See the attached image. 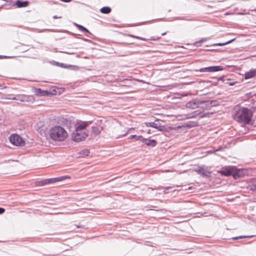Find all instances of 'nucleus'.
I'll return each instance as SVG.
<instances>
[{
    "mask_svg": "<svg viewBox=\"0 0 256 256\" xmlns=\"http://www.w3.org/2000/svg\"><path fill=\"white\" fill-rule=\"evenodd\" d=\"M48 135L50 138L54 141L62 142L68 137V132L64 128L56 126L50 129Z\"/></svg>",
    "mask_w": 256,
    "mask_h": 256,
    "instance_id": "1",
    "label": "nucleus"
},
{
    "mask_svg": "<svg viewBox=\"0 0 256 256\" xmlns=\"http://www.w3.org/2000/svg\"><path fill=\"white\" fill-rule=\"evenodd\" d=\"M251 117L252 114L249 110L246 108H242L236 112L234 118L240 122L248 124L250 123Z\"/></svg>",
    "mask_w": 256,
    "mask_h": 256,
    "instance_id": "2",
    "label": "nucleus"
},
{
    "mask_svg": "<svg viewBox=\"0 0 256 256\" xmlns=\"http://www.w3.org/2000/svg\"><path fill=\"white\" fill-rule=\"evenodd\" d=\"M70 179V177L68 176H64L60 177L46 178L42 180L37 181L36 182V184L37 186H44L45 185L54 184L58 182L65 180H66Z\"/></svg>",
    "mask_w": 256,
    "mask_h": 256,
    "instance_id": "3",
    "label": "nucleus"
},
{
    "mask_svg": "<svg viewBox=\"0 0 256 256\" xmlns=\"http://www.w3.org/2000/svg\"><path fill=\"white\" fill-rule=\"evenodd\" d=\"M10 142L16 146H22L24 145V140L17 134H12L9 138Z\"/></svg>",
    "mask_w": 256,
    "mask_h": 256,
    "instance_id": "4",
    "label": "nucleus"
},
{
    "mask_svg": "<svg viewBox=\"0 0 256 256\" xmlns=\"http://www.w3.org/2000/svg\"><path fill=\"white\" fill-rule=\"evenodd\" d=\"M234 170V166H228L222 167L221 170L218 171V172L222 176H229L232 175V172Z\"/></svg>",
    "mask_w": 256,
    "mask_h": 256,
    "instance_id": "5",
    "label": "nucleus"
},
{
    "mask_svg": "<svg viewBox=\"0 0 256 256\" xmlns=\"http://www.w3.org/2000/svg\"><path fill=\"white\" fill-rule=\"evenodd\" d=\"M224 70L222 66H212L204 68H202L200 70V72H214L218 71H221Z\"/></svg>",
    "mask_w": 256,
    "mask_h": 256,
    "instance_id": "6",
    "label": "nucleus"
},
{
    "mask_svg": "<svg viewBox=\"0 0 256 256\" xmlns=\"http://www.w3.org/2000/svg\"><path fill=\"white\" fill-rule=\"evenodd\" d=\"M76 130L73 132L72 135V140L74 142L80 141V134L78 132L80 130V124H76L75 126Z\"/></svg>",
    "mask_w": 256,
    "mask_h": 256,
    "instance_id": "7",
    "label": "nucleus"
},
{
    "mask_svg": "<svg viewBox=\"0 0 256 256\" xmlns=\"http://www.w3.org/2000/svg\"><path fill=\"white\" fill-rule=\"evenodd\" d=\"M138 138L142 139V142L148 146H154L156 144V142L154 140H148L142 136H138Z\"/></svg>",
    "mask_w": 256,
    "mask_h": 256,
    "instance_id": "8",
    "label": "nucleus"
},
{
    "mask_svg": "<svg viewBox=\"0 0 256 256\" xmlns=\"http://www.w3.org/2000/svg\"><path fill=\"white\" fill-rule=\"evenodd\" d=\"M244 170L242 169H238L234 166V170L232 172V176L234 179L242 177L244 175Z\"/></svg>",
    "mask_w": 256,
    "mask_h": 256,
    "instance_id": "9",
    "label": "nucleus"
},
{
    "mask_svg": "<svg viewBox=\"0 0 256 256\" xmlns=\"http://www.w3.org/2000/svg\"><path fill=\"white\" fill-rule=\"evenodd\" d=\"M34 94L39 96H48V90H42L40 88H34Z\"/></svg>",
    "mask_w": 256,
    "mask_h": 256,
    "instance_id": "10",
    "label": "nucleus"
},
{
    "mask_svg": "<svg viewBox=\"0 0 256 256\" xmlns=\"http://www.w3.org/2000/svg\"><path fill=\"white\" fill-rule=\"evenodd\" d=\"M18 100L24 102H34V98L33 96H18Z\"/></svg>",
    "mask_w": 256,
    "mask_h": 256,
    "instance_id": "11",
    "label": "nucleus"
},
{
    "mask_svg": "<svg viewBox=\"0 0 256 256\" xmlns=\"http://www.w3.org/2000/svg\"><path fill=\"white\" fill-rule=\"evenodd\" d=\"M199 104L198 102L195 100H192L186 103V106L191 109H195L198 107Z\"/></svg>",
    "mask_w": 256,
    "mask_h": 256,
    "instance_id": "12",
    "label": "nucleus"
},
{
    "mask_svg": "<svg viewBox=\"0 0 256 256\" xmlns=\"http://www.w3.org/2000/svg\"><path fill=\"white\" fill-rule=\"evenodd\" d=\"M256 76V70H252L245 74L244 78L249 79L254 77Z\"/></svg>",
    "mask_w": 256,
    "mask_h": 256,
    "instance_id": "13",
    "label": "nucleus"
},
{
    "mask_svg": "<svg viewBox=\"0 0 256 256\" xmlns=\"http://www.w3.org/2000/svg\"><path fill=\"white\" fill-rule=\"evenodd\" d=\"M59 90H60L59 88H58L56 87H54V88H52L49 90H48V96L60 94V92Z\"/></svg>",
    "mask_w": 256,
    "mask_h": 256,
    "instance_id": "14",
    "label": "nucleus"
},
{
    "mask_svg": "<svg viewBox=\"0 0 256 256\" xmlns=\"http://www.w3.org/2000/svg\"><path fill=\"white\" fill-rule=\"evenodd\" d=\"M102 130V127L101 126H95L92 127V132L95 135H98Z\"/></svg>",
    "mask_w": 256,
    "mask_h": 256,
    "instance_id": "15",
    "label": "nucleus"
},
{
    "mask_svg": "<svg viewBox=\"0 0 256 256\" xmlns=\"http://www.w3.org/2000/svg\"><path fill=\"white\" fill-rule=\"evenodd\" d=\"M29 2L28 1L22 2L18 0L16 2V5L18 8H24L28 6Z\"/></svg>",
    "mask_w": 256,
    "mask_h": 256,
    "instance_id": "16",
    "label": "nucleus"
},
{
    "mask_svg": "<svg viewBox=\"0 0 256 256\" xmlns=\"http://www.w3.org/2000/svg\"><path fill=\"white\" fill-rule=\"evenodd\" d=\"M248 188L252 190H256V179L252 180L250 184H248Z\"/></svg>",
    "mask_w": 256,
    "mask_h": 256,
    "instance_id": "17",
    "label": "nucleus"
},
{
    "mask_svg": "<svg viewBox=\"0 0 256 256\" xmlns=\"http://www.w3.org/2000/svg\"><path fill=\"white\" fill-rule=\"evenodd\" d=\"M91 156L88 150L84 149L81 152V158Z\"/></svg>",
    "mask_w": 256,
    "mask_h": 256,
    "instance_id": "18",
    "label": "nucleus"
},
{
    "mask_svg": "<svg viewBox=\"0 0 256 256\" xmlns=\"http://www.w3.org/2000/svg\"><path fill=\"white\" fill-rule=\"evenodd\" d=\"M194 171L203 176H205L206 175V174L205 170L203 167H198V168L195 169Z\"/></svg>",
    "mask_w": 256,
    "mask_h": 256,
    "instance_id": "19",
    "label": "nucleus"
},
{
    "mask_svg": "<svg viewBox=\"0 0 256 256\" xmlns=\"http://www.w3.org/2000/svg\"><path fill=\"white\" fill-rule=\"evenodd\" d=\"M88 135V131L86 130L81 131V140H84Z\"/></svg>",
    "mask_w": 256,
    "mask_h": 256,
    "instance_id": "20",
    "label": "nucleus"
},
{
    "mask_svg": "<svg viewBox=\"0 0 256 256\" xmlns=\"http://www.w3.org/2000/svg\"><path fill=\"white\" fill-rule=\"evenodd\" d=\"M100 11L101 12H102L103 14H109L111 12V8L110 7L105 6V7L102 8L100 10Z\"/></svg>",
    "mask_w": 256,
    "mask_h": 256,
    "instance_id": "21",
    "label": "nucleus"
},
{
    "mask_svg": "<svg viewBox=\"0 0 256 256\" xmlns=\"http://www.w3.org/2000/svg\"><path fill=\"white\" fill-rule=\"evenodd\" d=\"M152 128H154L158 130H159L162 131L164 130V128L163 126H161L157 124L156 122H154L152 126Z\"/></svg>",
    "mask_w": 256,
    "mask_h": 256,
    "instance_id": "22",
    "label": "nucleus"
},
{
    "mask_svg": "<svg viewBox=\"0 0 256 256\" xmlns=\"http://www.w3.org/2000/svg\"><path fill=\"white\" fill-rule=\"evenodd\" d=\"M90 124V122H81V131L84 130V128Z\"/></svg>",
    "mask_w": 256,
    "mask_h": 256,
    "instance_id": "23",
    "label": "nucleus"
},
{
    "mask_svg": "<svg viewBox=\"0 0 256 256\" xmlns=\"http://www.w3.org/2000/svg\"><path fill=\"white\" fill-rule=\"evenodd\" d=\"M234 40V39H232V40L228 41L226 42L214 44H213V46H223L226 45L227 44H230V42H233Z\"/></svg>",
    "mask_w": 256,
    "mask_h": 256,
    "instance_id": "24",
    "label": "nucleus"
},
{
    "mask_svg": "<svg viewBox=\"0 0 256 256\" xmlns=\"http://www.w3.org/2000/svg\"><path fill=\"white\" fill-rule=\"evenodd\" d=\"M128 36L130 37V38H136V39H138V40H147L144 38H142V37H140V36H134V35H132V34H128Z\"/></svg>",
    "mask_w": 256,
    "mask_h": 256,
    "instance_id": "25",
    "label": "nucleus"
},
{
    "mask_svg": "<svg viewBox=\"0 0 256 256\" xmlns=\"http://www.w3.org/2000/svg\"><path fill=\"white\" fill-rule=\"evenodd\" d=\"M81 31L83 32H86L89 34H90V32L86 28H85L82 26H81Z\"/></svg>",
    "mask_w": 256,
    "mask_h": 256,
    "instance_id": "26",
    "label": "nucleus"
},
{
    "mask_svg": "<svg viewBox=\"0 0 256 256\" xmlns=\"http://www.w3.org/2000/svg\"><path fill=\"white\" fill-rule=\"evenodd\" d=\"M55 65L58 66H60V67H62V68H66V66H64V64H60V63H59L58 62H56L55 63Z\"/></svg>",
    "mask_w": 256,
    "mask_h": 256,
    "instance_id": "27",
    "label": "nucleus"
},
{
    "mask_svg": "<svg viewBox=\"0 0 256 256\" xmlns=\"http://www.w3.org/2000/svg\"><path fill=\"white\" fill-rule=\"evenodd\" d=\"M138 136H136V135H131V136H130V138H136V140H139L142 141V139L138 138Z\"/></svg>",
    "mask_w": 256,
    "mask_h": 256,
    "instance_id": "28",
    "label": "nucleus"
},
{
    "mask_svg": "<svg viewBox=\"0 0 256 256\" xmlns=\"http://www.w3.org/2000/svg\"><path fill=\"white\" fill-rule=\"evenodd\" d=\"M154 122H146V126L148 127H152Z\"/></svg>",
    "mask_w": 256,
    "mask_h": 256,
    "instance_id": "29",
    "label": "nucleus"
},
{
    "mask_svg": "<svg viewBox=\"0 0 256 256\" xmlns=\"http://www.w3.org/2000/svg\"><path fill=\"white\" fill-rule=\"evenodd\" d=\"M5 210L4 208H0V214H2L4 212Z\"/></svg>",
    "mask_w": 256,
    "mask_h": 256,
    "instance_id": "30",
    "label": "nucleus"
},
{
    "mask_svg": "<svg viewBox=\"0 0 256 256\" xmlns=\"http://www.w3.org/2000/svg\"><path fill=\"white\" fill-rule=\"evenodd\" d=\"M60 0L62 2H70L72 0Z\"/></svg>",
    "mask_w": 256,
    "mask_h": 256,
    "instance_id": "31",
    "label": "nucleus"
},
{
    "mask_svg": "<svg viewBox=\"0 0 256 256\" xmlns=\"http://www.w3.org/2000/svg\"><path fill=\"white\" fill-rule=\"evenodd\" d=\"M10 100H18V98H16V97H14L12 98H10Z\"/></svg>",
    "mask_w": 256,
    "mask_h": 256,
    "instance_id": "32",
    "label": "nucleus"
},
{
    "mask_svg": "<svg viewBox=\"0 0 256 256\" xmlns=\"http://www.w3.org/2000/svg\"><path fill=\"white\" fill-rule=\"evenodd\" d=\"M230 84V86H232V85H234V83L230 82V84Z\"/></svg>",
    "mask_w": 256,
    "mask_h": 256,
    "instance_id": "33",
    "label": "nucleus"
},
{
    "mask_svg": "<svg viewBox=\"0 0 256 256\" xmlns=\"http://www.w3.org/2000/svg\"><path fill=\"white\" fill-rule=\"evenodd\" d=\"M76 26L79 29H80V25L76 24Z\"/></svg>",
    "mask_w": 256,
    "mask_h": 256,
    "instance_id": "34",
    "label": "nucleus"
},
{
    "mask_svg": "<svg viewBox=\"0 0 256 256\" xmlns=\"http://www.w3.org/2000/svg\"><path fill=\"white\" fill-rule=\"evenodd\" d=\"M166 34V32L162 33V36H164V35H165V34Z\"/></svg>",
    "mask_w": 256,
    "mask_h": 256,
    "instance_id": "35",
    "label": "nucleus"
},
{
    "mask_svg": "<svg viewBox=\"0 0 256 256\" xmlns=\"http://www.w3.org/2000/svg\"><path fill=\"white\" fill-rule=\"evenodd\" d=\"M245 236H240V238H244Z\"/></svg>",
    "mask_w": 256,
    "mask_h": 256,
    "instance_id": "36",
    "label": "nucleus"
},
{
    "mask_svg": "<svg viewBox=\"0 0 256 256\" xmlns=\"http://www.w3.org/2000/svg\"><path fill=\"white\" fill-rule=\"evenodd\" d=\"M238 238H234V239H236H236H238Z\"/></svg>",
    "mask_w": 256,
    "mask_h": 256,
    "instance_id": "37",
    "label": "nucleus"
},
{
    "mask_svg": "<svg viewBox=\"0 0 256 256\" xmlns=\"http://www.w3.org/2000/svg\"><path fill=\"white\" fill-rule=\"evenodd\" d=\"M0 58H2V56H0Z\"/></svg>",
    "mask_w": 256,
    "mask_h": 256,
    "instance_id": "38",
    "label": "nucleus"
}]
</instances>
